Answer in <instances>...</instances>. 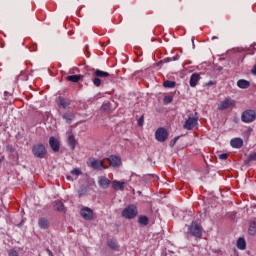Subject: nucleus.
I'll return each mask as SVG.
<instances>
[{"mask_svg": "<svg viewBox=\"0 0 256 256\" xmlns=\"http://www.w3.org/2000/svg\"><path fill=\"white\" fill-rule=\"evenodd\" d=\"M251 73H252L253 75H256V64H255L254 67L252 68Z\"/></svg>", "mask_w": 256, "mask_h": 256, "instance_id": "40", "label": "nucleus"}, {"mask_svg": "<svg viewBox=\"0 0 256 256\" xmlns=\"http://www.w3.org/2000/svg\"><path fill=\"white\" fill-rule=\"evenodd\" d=\"M38 226L40 229H49V220L45 217H41L38 219Z\"/></svg>", "mask_w": 256, "mask_h": 256, "instance_id": "19", "label": "nucleus"}, {"mask_svg": "<svg viewBox=\"0 0 256 256\" xmlns=\"http://www.w3.org/2000/svg\"><path fill=\"white\" fill-rule=\"evenodd\" d=\"M55 211L63 212L65 211V204L61 201H56L54 204Z\"/></svg>", "mask_w": 256, "mask_h": 256, "instance_id": "26", "label": "nucleus"}, {"mask_svg": "<svg viewBox=\"0 0 256 256\" xmlns=\"http://www.w3.org/2000/svg\"><path fill=\"white\" fill-rule=\"evenodd\" d=\"M138 223L142 225V227H147V225H149V217L140 215L138 217Z\"/></svg>", "mask_w": 256, "mask_h": 256, "instance_id": "23", "label": "nucleus"}, {"mask_svg": "<svg viewBox=\"0 0 256 256\" xmlns=\"http://www.w3.org/2000/svg\"><path fill=\"white\" fill-rule=\"evenodd\" d=\"M137 213V206L129 205L122 211V217H124V219H135Z\"/></svg>", "mask_w": 256, "mask_h": 256, "instance_id": "5", "label": "nucleus"}, {"mask_svg": "<svg viewBox=\"0 0 256 256\" xmlns=\"http://www.w3.org/2000/svg\"><path fill=\"white\" fill-rule=\"evenodd\" d=\"M67 81H71V83H79V81H81V75L67 76Z\"/></svg>", "mask_w": 256, "mask_h": 256, "instance_id": "27", "label": "nucleus"}, {"mask_svg": "<svg viewBox=\"0 0 256 256\" xmlns=\"http://www.w3.org/2000/svg\"><path fill=\"white\" fill-rule=\"evenodd\" d=\"M87 187L86 186H80V188L78 189V195L79 197H83V195H87Z\"/></svg>", "mask_w": 256, "mask_h": 256, "instance_id": "30", "label": "nucleus"}, {"mask_svg": "<svg viewBox=\"0 0 256 256\" xmlns=\"http://www.w3.org/2000/svg\"><path fill=\"white\" fill-rule=\"evenodd\" d=\"M46 251H47L49 256H53V252L51 250H49V248H47Z\"/></svg>", "mask_w": 256, "mask_h": 256, "instance_id": "41", "label": "nucleus"}, {"mask_svg": "<svg viewBox=\"0 0 256 256\" xmlns=\"http://www.w3.org/2000/svg\"><path fill=\"white\" fill-rule=\"evenodd\" d=\"M112 188L114 191H125V182L114 180L112 181Z\"/></svg>", "mask_w": 256, "mask_h": 256, "instance_id": "12", "label": "nucleus"}, {"mask_svg": "<svg viewBox=\"0 0 256 256\" xmlns=\"http://www.w3.org/2000/svg\"><path fill=\"white\" fill-rule=\"evenodd\" d=\"M178 59H179V55H176V56L174 57V61H178Z\"/></svg>", "mask_w": 256, "mask_h": 256, "instance_id": "43", "label": "nucleus"}, {"mask_svg": "<svg viewBox=\"0 0 256 256\" xmlns=\"http://www.w3.org/2000/svg\"><path fill=\"white\" fill-rule=\"evenodd\" d=\"M235 105H237V101L231 97H226L218 104V111H227V109H233Z\"/></svg>", "mask_w": 256, "mask_h": 256, "instance_id": "2", "label": "nucleus"}, {"mask_svg": "<svg viewBox=\"0 0 256 256\" xmlns=\"http://www.w3.org/2000/svg\"><path fill=\"white\" fill-rule=\"evenodd\" d=\"M62 117L66 120V123L71 124L73 119H75V114H73V112H66Z\"/></svg>", "mask_w": 256, "mask_h": 256, "instance_id": "24", "label": "nucleus"}, {"mask_svg": "<svg viewBox=\"0 0 256 256\" xmlns=\"http://www.w3.org/2000/svg\"><path fill=\"white\" fill-rule=\"evenodd\" d=\"M188 233L192 235V237L201 239L203 237V228L197 222H192L188 227Z\"/></svg>", "mask_w": 256, "mask_h": 256, "instance_id": "1", "label": "nucleus"}, {"mask_svg": "<svg viewBox=\"0 0 256 256\" xmlns=\"http://www.w3.org/2000/svg\"><path fill=\"white\" fill-rule=\"evenodd\" d=\"M176 85L177 82L171 80H166L163 83V87H165L166 89H175Z\"/></svg>", "mask_w": 256, "mask_h": 256, "instance_id": "25", "label": "nucleus"}, {"mask_svg": "<svg viewBox=\"0 0 256 256\" xmlns=\"http://www.w3.org/2000/svg\"><path fill=\"white\" fill-rule=\"evenodd\" d=\"M227 157H228L227 153H222L219 155V159H221V161H227Z\"/></svg>", "mask_w": 256, "mask_h": 256, "instance_id": "37", "label": "nucleus"}, {"mask_svg": "<svg viewBox=\"0 0 256 256\" xmlns=\"http://www.w3.org/2000/svg\"><path fill=\"white\" fill-rule=\"evenodd\" d=\"M215 39H217V36L212 37V41H215Z\"/></svg>", "mask_w": 256, "mask_h": 256, "instance_id": "44", "label": "nucleus"}, {"mask_svg": "<svg viewBox=\"0 0 256 256\" xmlns=\"http://www.w3.org/2000/svg\"><path fill=\"white\" fill-rule=\"evenodd\" d=\"M237 86L239 89H249V87H251V83L245 79H240L237 81Z\"/></svg>", "mask_w": 256, "mask_h": 256, "instance_id": "20", "label": "nucleus"}, {"mask_svg": "<svg viewBox=\"0 0 256 256\" xmlns=\"http://www.w3.org/2000/svg\"><path fill=\"white\" fill-rule=\"evenodd\" d=\"M102 109H103V111H109V109H111V103H109V102L103 103Z\"/></svg>", "mask_w": 256, "mask_h": 256, "instance_id": "34", "label": "nucleus"}, {"mask_svg": "<svg viewBox=\"0 0 256 256\" xmlns=\"http://www.w3.org/2000/svg\"><path fill=\"white\" fill-rule=\"evenodd\" d=\"M241 121L242 123H253L254 121H256L255 110L248 109L242 112Z\"/></svg>", "mask_w": 256, "mask_h": 256, "instance_id": "4", "label": "nucleus"}, {"mask_svg": "<svg viewBox=\"0 0 256 256\" xmlns=\"http://www.w3.org/2000/svg\"><path fill=\"white\" fill-rule=\"evenodd\" d=\"M66 179H68V181H73V177L71 176H66Z\"/></svg>", "mask_w": 256, "mask_h": 256, "instance_id": "42", "label": "nucleus"}, {"mask_svg": "<svg viewBox=\"0 0 256 256\" xmlns=\"http://www.w3.org/2000/svg\"><path fill=\"white\" fill-rule=\"evenodd\" d=\"M179 141V136H176L174 139L170 141V147L173 148L175 147V144Z\"/></svg>", "mask_w": 256, "mask_h": 256, "instance_id": "35", "label": "nucleus"}, {"mask_svg": "<svg viewBox=\"0 0 256 256\" xmlns=\"http://www.w3.org/2000/svg\"><path fill=\"white\" fill-rule=\"evenodd\" d=\"M198 124L199 120L197 118L189 116L188 119L185 121L183 127L187 131H192V129L197 127Z\"/></svg>", "mask_w": 256, "mask_h": 256, "instance_id": "8", "label": "nucleus"}, {"mask_svg": "<svg viewBox=\"0 0 256 256\" xmlns=\"http://www.w3.org/2000/svg\"><path fill=\"white\" fill-rule=\"evenodd\" d=\"M249 235H255L256 233V222H251L248 228Z\"/></svg>", "mask_w": 256, "mask_h": 256, "instance_id": "29", "label": "nucleus"}, {"mask_svg": "<svg viewBox=\"0 0 256 256\" xmlns=\"http://www.w3.org/2000/svg\"><path fill=\"white\" fill-rule=\"evenodd\" d=\"M155 138L159 143H165L169 138V132L165 128H158L155 132Z\"/></svg>", "mask_w": 256, "mask_h": 256, "instance_id": "7", "label": "nucleus"}, {"mask_svg": "<svg viewBox=\"0 0 256 256\" xmlns=\"http://www.w3.org/2000/svg\"><path fill=\"white\" fill-rule=\"evenodd\" d=\"M71 175H75L76 177H79V175H83V172L79 168H75L71 170Z\"/></svg>", "mask_w": 256, "mask_h": 256, "instance_id": "32", "label": "nucleus"}, {"mask_svg": "<svg viewBox=\"0 0 256 256\" xmlns=\"http://www.w3.org/2000/svg\"><path fill=\"white\" fill-rule=\"evenodd\" d=\"M80 215L85 219V221H93V210L87 206L80 210Z\"/></svg>", "mask_w": 256, "mask_h": 256, "instance_id": "9", "label": "nucleus"}, {"mask_svg": "<svg viewBox=\"0 0 256 256\" xmlns=\"http://www.w3.org/2000/svg\"><path fill=\"white\" fill-rule=\"evenodd\" d=\"M0 163H1V159H0Z\"/></svg>", "mask_w": 256, "mask_h": 256, "instance_id": "46", "label": "nucleus"}, {"mask_svg": "<svg viewBox=\"0 0 256 256\" xmlns=\"http://www.w3.org/2000/svg\"><path fill=\"white\" fill-rule=\"evenodd\" d=\"M94 77H98L99 79H105L107 77H111V74L109 72H105L100 69L94 70Z\"/></svg>", "mask_w": 256, "mask_h": 256, "instance_id": "16", "label": "nucleus"}, {"mask_svg": "<svg viewBox=\"0 0 256 256\" xmlns=\"http://www.w3.org/2000/svg\"><path fill=\"white\" fill-rule=\"evenodd\" d=\"M230 144L233 149H241V147H243V139L234 138L230 141Z\"/></svg>", "mask_w": 256, "mask_h": 256, "instance_id": "15", "label": "nucleus"}, {"mask_svg": "<svg viewBox=\"0 0 256 256\" xmlns=\"http://www.w3.org/2000/svg\"><path fill=\"white\" fill-rule=\"evenodd\" d=\"M209 85H213V82H209Z\"/></svg>", "mask_w": 256, "mask_h": 256, "instance_id": "45", "label": "nucleus"}, {"mask_svg": "<svg viewBox=\"0 0 256 256\" xmlns=\"http://www.w3.org/2000/svg\"><path fill=\"white\" fill-rule=\"evenodd\" d=\"M32 153H33L34 157H36L37 159H45V155H47L45 145L35 144L32 147Z\"/></svg>", "mask_w": 256, "mask_h": 256, "instance_id": "3", "label": "nucleus"}, {"mask_svg": "<svg viewBox=\"0 0 256 256\" xmlns=\"http://www.w3.org/2000/svg\"><path fill=\"white\" fill-rule=\"evenodd\" d=\"M69 105H71V102H69L64 97L60 96L58 98V107H60V109H67V107H69Z\"/></svg>", "mask_w": 256, "mask_h": 256, "instance_id": "18", "label": "nucleus"}, {"mask_svg": "<svg viewBox=\"0 0 256 256\" xmlns=\"http://www.w3.org/2000/svg\"><path fill=\"white\" fill-rule=\"evenodd\" d=\"M199 81H201V75L199 73H193L190 77V87H197Z\"/></svg>", "mask_w": 256, "mask_h": 256, "instance_id": "13", "label": "nucleus"}, {"mask_svg": "<svg viewBox=\"0 0 256 256\" xmlns=\"http://www.w3.org/2000/svg\"><path fill=\"white\" fill-rule=\"evenodd\" d=\"M236 246L240 251H245L247 249V241H245V238L240 237L236 242Z\"/></svg>", "mask_w": 256, "mask_h": 256, "instance_id": "17", "label": "nucleus"}, {"mask_svg": "<svg viewBox=\"0 0 256 256\" xmlns=\"http://www.w3.org/2000/svg\"><path fill=\"white\" fill-rule=\"evenodd\" d=\"M68 145L72 150H75V147H77V140L73 134L68 136Z\"/></svg>", "mask_w": 256, "mask_h": 256, "instance_id": "21", "label": "nucleus"}, {"mask_svg": "<svg viewBox=\"0 0 256 256\" xmlns=\"http://www.w3.org/2000/svg\"><path fill=\"white\" fill-rule=\"evenodd\" d=\"M107 245L110 249H113L114 251H119V243H117V240L110 239L107 241Z\"/></svg>", "mask_w": 256, "mask_h": 256, "instance_id": "22", "label": "nucleus"}, {"mask_svg": "<svg viewBox=\"0 0 256 256\" xmlns=\"http://www.w3.org/2000/svg\"><path fill=\"white\" fill-rule=\"evenodd\" d=\"M98 185L101 189H109V185H111V180L106 178L105 176H100L98 178Z\"/></svg>", "mask_w": 256, "mask_h": 256, "instance_id": "11", "label": "nucleus"}, {"mask_svg": "<svg viewBox=\"0 0 256 256\" xmlns=\"http://www.w3.org/2000/svg\"><path fill=\"white\" fill-rule=\"evenodd\" d=\"M49 145L54 153H59V149H61V143L59 140H57V138L51 136L49 138Z\"/></svg>", "mask_w": 256, "mask_h": 256, "instance_id": "10", "label": "nucleus"}, {"mask_svg": "<svg viewBox=\"0 0 256 256\" xmlns=\"http://www.w3.org/2000/svg\"><path fill=\"white\" fill-rule=\"evenodd\" d=\"M111 167H119L121 165V158L112 155L108 158Z\"/></svg>", "mask_w": 256, "mask_h": 256, "instance_id": "14", "label": "nucleus"}, {"mask_svg": "<svg viewBox=\"0 0 256 256\" xmlns=\"http://www.w3.org/2000/svg\"><path fill=\"white\" fill-rule=\"evenodd\" d=\"M8 256H19V253L15 249L9 250Z\"/></svg>", "mask_w": 256, "mask_h": 256, "instance_id": "36", "label": "nucleus"}, {"mask_svg": "<svg viewBox=\"0 0 256 256\" xmlns=\"http://www.w3.org/2000/svg\"><path fill=\"white\" fill-rule=\"evenodd\" d=\"M87 165L88 167H91L95 171H102V169H107V166H105L102 160L89 159Z\"/></svg>", "mask_w": 256, "mask_h": 256, "instance_id": "6", "label": "nucleus"}, {"mask_svg": "<svg viewBox=\"0 0 256 256\" xmlns=\"http://www.w3.org/2000/svg\"><path fill=\"white\" fill-rule=\"evenodd\" d=\"M4 99L6 101V105H12L13 104V96L9 94V92H4Z\"/></svg>", "mask_w": 256, "mask_h": 256, "instance_id": "28", "label": "nucleus"}, {"mask_svg": "<svg viewBox=\"0 0 256 256\" xmlns=\"http://www.w3.org/2000/svg\"><path fill=\"white\" fill-rule=\"evenodd\" d=\"M143 122H144V117L141 116V117L138 119V125H139V127H143Z\"/></svg>", "mask_w": 256, "mask_h": 256, "instance_id": "39", "label": "nucleus"}, {"mask_svg": "<svg viewBox=\"0 0 256 256\" xmlns=\"http://www.w3.org/2000/svg\"><path fill=\"white\" fill-rule=\"evenodd\" d=\"M249 161H256V152L249 155Z\"/></svg>", "mask_w": 256, "mask_h": 256, "instance_id": "38", "label": "nucleus"}, {"mask_svg": "<svg viewBox=\"0 0 256 256\" xmlns=\"http://www.w3.org/2000/svg\"><path fill=\"white\" fill-rule=\"evenodd\" d=\"M92 83L95 87H101V78L95 76L93 79H92Z\"/></svg>", "mask_w": 256, "mask_h": 256, "instance_id": "31", "label": "nucleus"}, {"mask_svg": "<svg viewBox=\"0 0 256 256\" xmlns=\"http://www.w3.org/2000/svg\"><path fill=\"white\" fill-rule=\"evenodd\" d=\"M169 103H173V96L164 97V105H169Z\"/></svg>", "mask_w": 256, "mask_h": 256, "instance_id": "33", "label": "nucleus"}]
</instances>
